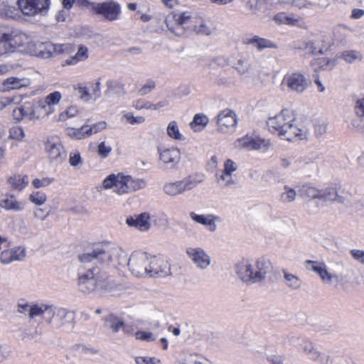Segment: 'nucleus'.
Wrapping results in <instances>:
<instances>
[{"label":"nucleus","instance_id":"f257e3e1","mask_svg":"<svg viewBox=\"0 0 364 364\" xmlns=\"http://www.w3.org/2000/svg\"><path fill=\"white\" fill-rule=\"evenodd\" d=\"M80 262L86 264L94 260L104 265L111 262L122 264L126 262V254L123 250L112 242H102L94 245L84 253L78 255Z\"/></svg>","mask_w":364,"mask_h":364},{"label":"nucleus","instance_id":"f03ea898","mask_svg":"<svg viewBox=\"0 0 364 364\" xmlns=\"http://www.w3.org/2000/svg\"><path fill=\"white\" fill-rule=\"evenodd\" d=\"M269 130L287 141L300 140L306 137V132L299 128L291 111L283 109L267 122Z\"/></svg>","mask_w":364,"mask_h":364},{"label":"nucleus","instance_id":"7ed1b4c3","mask_svg":"<svg viewBox=\"0 0 364 364\" xmlns=\"http://www.w3.org/2000/svg\"><path fill=\"white\" fill-rule=\"evenodd\" d=\"M114 286L115 283L110 279L107 272L100 267L88 268L78 277V289L83 294L104 293L112 290Z\"/></svg>","mask_w":364,"mask_h":364},{"label":"nucleus","instance_id":"20e7f679","mask_svg":"<svg viewBox=\"0 0 364 364\" xmlns=\"http://www.w3.org/2000/svg\"><path fill=\"white\" fill-rule=\"evenodd\" d=\"M235 272L243 282L248 284H257L264 281L272 272V265L264 257H259L255 261L242 259L236 264Z\"/></svg>","mask_w":364,"mask_h":364},{"label":"nucleus","instance_id":"39448f33","mask_svg":"<svg viewBox=\"0 0 364 364\" xmlns=\"http://www.w3.org/2000/svg\"><path fill=\"white\" fill-rule=\"evenodd\" d=\"M146 186L145 180L134 179L130 176H124L122 173L110 174L102 181L105 189L113 188L114 192L119 195L144 188Z\"/></svg>","mask_w":364,"mask_h":364},{"label":"nucleus","instance_id":"423d86ee","mask_svg":"<svg viewBox=\"0 0 364 364\" xmlns=\"http://www.w3.org/2000/svg\"><path fill=\"white\" fill-rule=\"evenodd\" d=\"M149 259L146 252H134L127 262L129 271L136 277H146Z\"/></svg>","mask_w":364,"mask_h":364},{"label":"nucleus","instance_id":"0eeeda50","mask_svg":"<svg viewBox=\"0 0 364 364\" xmlns=\"http://www.w3.org/2000/svg\"><path fill=\"white\" fill-rule=\"evenodd\" d=\"M92 9L109 21L117 20L121 13L119 4L114 1L92 4Z\"/></svg>","mask_w":364,"mask_h":364},{"label":"nucleus","instance_id":"6e6552de","mask_svg":"<svg viewBox=\"0 0 364 364\" xmlns=\"http://www.w3.org/2000/svg\"><path fill=\"white\" fill-rule=\"evenodd\" d=\"M17 4L23 14L34 16L47 11L50 0H18Z\"/></svg>","mask_w":364,"mask_h":364},{"label":"nucleus","instance_id":"1a4fd4ad","mask_svg":"<svg viewBox=\"0 0 364 364\" xmlns=\"http://www.w3.org/2000/svg\"><path fill=\"white\" fill-rule=\"evenodd\" d=\"M159 161L168 169H176L181 161V151L178 149L171 147L168 149L158 148Z\"/></svg>","mask_w":364,"mask_h":364},{"label":"nucleus","instance_id":"9d476101","mask_svg":"<svg viewBox=\"0 0 364 364\" xmlns=\"http://www.w3.org/2000/svg\"><path fill=\"white\" fill-rule=\"evenodd\" d=\"M186 252L198 269H205L210 264V257L201 247H188Z\"/></svg>","mask_w":364,"mask_h":364},{"label":"nucleus","instance_id":"9b49d317","mask_svg":"<svg viewBox=\"0 0 364 364\" xmlns=\"http://www.w3.org/2000/svg\"><path fill=\"white\" fill-rule=\"evenodd\" d=\"M169 274L170 265L167 261L156 257H150L147 272L148 277H165Z\"/></svg>","mask_w":364,"mask_h":364},{"label":"nucleus","instance_id":"f8f14e48","mask_svg":"<svg viewBox=\"0 0 364 364\" xmlns=\"http://www.w3.org/2000/svg\"><path fill=\"white\" fill-rule=\"evenodd\" d=\"M291 91L301 93L307 87L308 82L306 77L299 73L287 74L282 81Z\"/></svg>","mask_w":364,"mask_h":364},{"label":"nucleus","instance_id":"ddd939ff","mask_svg":"<svg viewBox=\"0 0 364 364\" xmlns=\"http://www.w3.org/2000/svg\"><path fill=\"white\" fill-rule=\"evenodd\" d=\"M75 314L74 312L70 311L64 308H58L55 319H53V327L60 328L66 327L72 328L74 326Z\"/></svg>","mask_w":364,"mask_h":364},{"label":"nucleus","instance_id":"4468645a","mask_svg":"<svg viewBox=\"0 0 364 364\" xmlns=\"http://www.w3.org/2000/svg\"><path fill=\"white\" fill-rule=\"evenodd\" d=\"M237 123L236 114L230 109L223 110L217 117L218 129L223 132H226L229 129L235 127Z\"/></svg>","mask_w":364,"mask_h":364},{"label":"nucleus","instance_id":"2eb2a0df","mask_svg":"<svg viewBox=\"0 0 364 364\" xmlns=\"http://www.w3.org/2000/svg\"><path fill=\"white\" fill-rule=\"evenodd\" d=\"M39 55L43 58H49L53 55L66 52L70 48L69 44H53L51 42L43 43L40 46Z\"/></svg>","mask_w":364,"mask_h":364},{"label":"nucleus","instance_id":"dca6fc26","mask_svg":"<svg viewBox=\"0 0 364 364\" xmlns=\"http://www.w3.org/2000/svg\"><path fill=\"white\" fill-rule=\"evenodd\" d=\"M104 327L112 333H117L120 330L127 332V326L123 319L113 314H110L104 318Z\"/></svg>","mask_w":364,"mask_h":364},{"label":"nucleus","instance_id":"f3484780","mask_svg":"<svg viewBox=\"0 0 364 364\" xmlns=\"http://www.w3.org/2000/svg\"><path fill=\"white\" fill-rule=\"evenodd\" d=\"M149 219V213H142L138 215L128 217L126 223L129 226L134 227L141 231H146L151 227Z\"/></svg>","mask_w":364,"mask_h":364},{"label":"nucleus","instance_id":"a211bd4d","mask_svg":"<svg viewBox=\"0 0 364 364\" xmlns=\"http://www.w3.org/2000/svg\"><path fill=\"white\" fill-rule=\"evenodd\" d=\"M4 37L7 53H12L16 48L23 45L25 36L18 31H13L11 33H4Z\"/></svg>","mask_w":364,"mask_h":364},{"label":"nucleus","instance_id":"6ab92c4d","mask_svg":"<svg viewBox=\"0 0 364 364\" xmlns=\"http://www.w3.org/2000/svg\"><path fill=\"white\" fill-rule=\"evenodd\" d=\"M190 218L196 223L202 224L208 227V230L211 232H214L217 229L215 220H219V217L213 215H198L194 212H191Z\"/></svg>","mask_w":364,"mask_h":364},{"label":"nucleus","instance_id":"aec40b11","mask_svg":"<svg viewBox=\"0 0 364 364\" xmlns=\"http://www.w3.org/2000/svg\"><path fill=\"white\" fill-rule=\"evenodd\" d=\"M205 176L202 173H195L187 176L182 180H180L183 191H189L197 187L200 183H203Z\"/></svg>","mask_w":364,"mask_h":364},{"label":"nucleus","instance_id":"412c9836","mask_svg":"<svg viewBox=\"0 0 364 364\" xmlns=\"http://www.w3.org/2000/svg\"><path fill=\"white\" fill-rule=\"evenodd\" d=\"M46 151L51 160H56L65 156V151L58 139H49L46 142Z\"/></svg>","mask_w":364,"mask_h":364},{"label":"nucleus","instance_id":"4be33fe9","mask_svg":"<svg viewBox=\"0 0 364 364\" xmlns=\"http://www.w3.org/2000/svg\"><path fill=\"white\" fill-rule=\"evenodd\" d=\"M173 18L176 23V28H173V33L176 36H181L183 34V29L188 27L191 17L188 12H183L174 14Z\"/></svg>","mask_w":364,"mask_h":364},{"label":"nucleus","instance_id":"5701e85b","mask_svg":"<svg viewBox=\"0 0 364 364\" xmlns=\"http://www.w3.org/2000/svg\"><path fill=\"white\" fill-rule=\"evenodd\" d=\"M0 207L6 210L20 211L23 209V206L18 202L14 196L6 195L0 200Z\"/></svg>","mask_w":364,"mask_h":364},{"label":"nucleus","instance_id":"b1692460","mask_svg":"<svg viewBox=\"0 0 364 364\" xmlns=\"http://www.w3.org/2000/svg\"><path fill=\"white\" fill-rule=\"evenodd\" d=\"M337 64L336 59H328L326 58H318L311 60V65L315 67V70H331Z\"/></svg>","mask_w":364,"mask_h":364},{"label":"nucleus","instance_id":"393cba45","mask_svg":"<svg viewBox=\"0 0 364 364\" xmlns=\"http://www.w3.org/2000/svg\"><path fill=\"white\" fill-rule=\"evenodd\" d=\"M240 146L244 149L251 150H259L265 146L264 140L252 137H244L239 140Z\"/></svg>","mask_w":364,"mask_h":364},{"label":"nucleus","instance_id":"a878e982","mask_svg":"<svg viewBox=\"0 0 364 364\" xmlns=\"http://www.w3.org/2000/svg\"><path fill=\"white\" fill-rule=\"evenodd\" d=\"M163 191L166 195L171 197H175L184 193L180 181L165 183L163 186Z\"/></svg>","mask_w":364,"mask_h":364},{"label":"nucleus","instance_id":"bb28decb","mask_svg":"<svg viewBox=\"0 0 364 364\" xmlns=\"http://www.w3.org/2000/svg\"><path fill=\"white\" fill-rule=\"evenodd\" d=\"M320 191L319 199L324 200L326 201H337L340 203H344V198L338 196L335 188H326L325 189H321Z\"/></svg>","mask_w":364,"mask_h":364},{"label":"nucleus","instance_id":"cd10ccee","mask_svg":"<svg viewBox=\"0 0 364 364\" xmlns=\"http://www.w3.org/2000/svg\"><path fill=\"white\" fill-rule=\"evenodd\" d=\"M246 44L254 45L259 50H262L264 48H276L277 46L269 40L260 38L257 36L252 38L247 39L245 41Z\"/></svg>","mask_w":364,"mask_h":364},{"label":"nucleus","instance_id":"c85d7f7f","mask_svg":"<svg viewBox=\"0 0 364 364\" xmlns=\"http://www.w3.org/2000/svg\"><path fill=\"white\" fill-rule=\"evenodd\" d=\"M320 189L310 184H304L299 190V196L304 198L313 200L320 197Z\"/></svg>","mask_w":364,"mask_h":364},{"label":"nucleus","instance_id":"c756f323","mask_svg":"<svg viewBox=\"0 0 364 364\" xmlns=\"http://www.w3.org/2000/svg\"><path fill=\"white\" fill-rule=\"evenodd\" d=\"M28 80L25 78H18L11 77L7 78L3 83L4 90L9 91L14 89H19L21 87L27 86Z\"/></svg>","mask_w":364,"mask_h":364},{"label":"nucleus","instance_id":"7c9ffc66","mask_svg":"<svg viewBox=\"0 0 364 364\" xmlns=\"http://www.w3.org/2000/svg\"><path fill=\"white\" fill-rule=\"evenodd\" d=\"M9 183L13 189L21 191L28 184L29 181L26 175H14L9 178Z\"/></svg>","mask_w":364,"mask_h":364},{"label":"nucleus","instance_id":"2f4dec72","mask_svg":"<svg viewBox=\"0 0 364 364\" xmlns=\"http://www.w3.org/2000/svg\"><path fill=\"white\" fill-rule=\"evenodd\" d=\"M296 195V191L294 188L286 185L280 194L279 200L284 204L290 203L295 200Z\"/></svg>","mask_w":364,"mask_h":364},{"label":"nucleus","instance_id":"473e14b6","mask_svg":"<svg viewBox=\"0 0 364 364\" xmlns=\"http://www.w3.org/2000/svg\"><path fill=\"white\" fill-rule=\"evenodd\" d=\"M208 121V118L205 114H196L190 123V126L194 132H198L206 127Z\"/></svg>","mask_w":364,"mask_h":364},{"label":"nucleus","instance_id":"72a5a7b5","mask_svg":"<svg viewBox=\"0 0 364 364\" xmlns=\"http://www.w3.org/2000/svg\"><path fill=\"white\" fill-rule=\"evenodd\" d=\"M284 278L287 286L291 289H299L301 287V279L293 274L284 271Z\"/></svg>","mask_w":364,"mask_h":364},{"label":"nucleus","instance_id":"f704fd0d","mask_svg":"<svg viewBox=\"0 0 364 364\" xmlns=\"http://www.w3.org/2000/svg\"><path fill=\"white\" fill-rule=\"evenodd\" d=\"M340 58L348 63H353L361 61L363 55L359 51L346 50L341 54Z\"/></svg>","mask_w":364,"mask_h":364},{"label":"nucleus","instance_id":"c9c22d12","mask_svg":"<svg viewBox=\"0 0 364 364\" xmlns=\"http://www.w3.org/2000/svg\"><path fill=\"white\" fill-rule=\"evenodd\" d=\"M107 127L105 122H99L92 125L84 124L86 138L104 130Z\"/></svg>","mask_w":364,"mask_h":364},{"label":"nucleus","instance_id":"e433bc0d","mask_svg":"<svg viewBox=\"0 0 364 364\" xmlns=\"http://www.w3.org/2000/svg\"><path fill=\"white\" fill-rule=\"evenodd\" d=\"M166 132L168 136L173 139L179 141L184 140V137L180 133L178 124L176 121H171L169 122Z\"/></svg>","mask_w":364,"mask_h":364},{"label":"nucleus","instance_id":"4c0bfd02","mask_svg":"<svg viewBox=\"0 0 364 364\" xmlns=\"http://www.w3.org/2000/svg\"><path fill=\"white\" fill-rule=\"evenodd\" d=\"M47 306L48 304L42 303L31 305L28 317L30 318H33L37 316H41L42 318Z\"/></svg>","mask_w":364,"mask_h":364},{"label":"nucleus","instance_id":"58836bf2","mask_svg":"<svg viewBox=\"0 0 364 364\" xmlns=\"http://www.w3.org/2000/svg\"><path fill=\"white\" fill-rule=\"evenodd\" d=\"M263 0H249L246 4L247 9L252 14H257L265 6Z\"/></svg>","mask_w":364,"mask_h":364},{"label":"nucleus","instance_id":"ea45409f","mask_svg":"<svg viewBox=\"0 0 364 364\" xmlns=\"http://www.w3.org/2000/svg\"><path fill=\"white\" fill-rule=\"evenodd\" d=\"M85 127L84 125H82L79 129H75L73 127H68L65 129L66 135H68L69 137L73 139H83L86 138V135L85 134Z\"/></svg>","mask_w":364,"mask_h":364},{"label":"nucleus","instance_id":"a19ab883","mask_svg":"<svg viewBox=\"0 0 364 364\" xmlns=\"http://www.w3.org/2000/svg\"><path fill=\"white\" fill-rule=\"evenodd\" d=\"M58 307L48 304L42 317L43 320L46 323L53 326V319H55L56 309H58Z\"/></svg>","mask_w":364,"mask_h":364},{"label":"nucleus","instance_id":"79ce46f5","mask_svg":"<svg viewBox=\"0 0 364 364\" xmlns=\"http://www.w3.org/2000/svg\"><path fill=\"white\" fill-rule=\"evenodd\" d=\"M308 355L311 360L322 364H327V360L329 358V356H326L320 352L316 348H314Z\"/></svg>","mask_w":364,"mask_h":364},{"label":"nucleus","instance_id":"37998d69","mask_svg":"<svg viewBox=\"0 0 364 364\" xmlns=\"http://www.w3.org/2000/svg\"><path fill=\"white\" fill-rule=\"evenodd\" d=\"M106 86L107 90L105 91V94L109 92L119 93L124 90V85L114 80H109L106 83Z\"/></svg>","mask_w":364,"mask_h":364},{"label":"nucleus","instance_id":"c03bdc74","mask_svg":"<svg viewBox=\"0 0 364 364\" xmlns=\"http://www.w3.org/2000/svg\"><path fill=\"white\" fill-rule=\"evenodd\" d=\"M87 58V48L84 46H80L78 48L77 53L73 56L70 60H67L68 64H74L78 61H82Z\"/></svg>","mask_w":364,"mask_h":364},{"label":"nucleus","instance_id":"a18cd8bd","mask_svg":"<svg viewBox=\"0 0 364 364\" xmlns=\"http://www.w3.org/2000/svg\"><path fill=\"white\" fill-rule=\"evenodd\" d=\"M21 113L23 117H28L29 119H33L35 113L33 105L31 103H26L23 105L17 107L16 113Z\"/></svg>","mask_w":364,"mask_h":364},{"label":"nucleus","instance_id":"49530a36","mask_svg":"<svg viewBox=\"0 0 364 364\" xmlns=\"http://www.w3.org/2000/svg\"><path fill=\"white\" fill-rule=\"evenodd\" d=\"M61 97V94L57 91L49 94L46 97L44 101L45 105H42V107H45L46 105H48L50 109V106L57 105L60 102Z\"/></svg>","mask_w":364,"mask_h":364},{"label":"nucleus","instance_id":"de8ad7c7","mask_svg":"<svg viewBox=\"0 0 364 364\" xmlns=\"http://www.w3.org/2000/svg\"><path fill=\"white\" fill-rule=\"evenodd\" d=\"M325 266H326V264L323 262L313 261V260L306 261V268L309 270H311V271L316 272L318 275L323 270V268L325 267Z\"/></svg>","mask_w":364,"mask_h":364},{"label":"nucleus","instance_id":"09e8293b","mask_svg":"<svg viewBox=\"0 0 364 364\" xmlns=\"http://www.w3.org/2000/svg\"><path fill=\"white\" fill-rule=\"evenodd\" d=\"M29 199L33 203L37 205H42L46 201L47 196L45 193L36 191L30 195Z\"/></svg>","mask_w":364,"mask_h":364},{"label":"nucleus","instance_id":"8fccbe9b","mask_svg":"<svg viewBox=\"0 0 364 364\" xmlns=\"http://www.w3.org/2000/svg\"><path fill=\"white\" fill-rule=\"evenodd\" d=\"M297 348L299 350L308 355L311 352V350L315 348V346L311 341L308 340L299 339Z\"/></svg>","mask_w":364,"mask_h":364},{"label":"nucleus","instance_id":"3c124183","mask_svg":"<svg viewBox=\"0 0 364 364\" xmlns=\"http://www.w3.org/2000/svg\"><path fill=\"white\" fill-rule=\"evenodd\" d=\"M319 277L324 283L328 284L332 283L334 280L336 282H338L339 280L337 275L332 274L328 272L326 266H325V267L323 268V270L319 274Z\"/></svg>","mask_w":364,"mask_h":364},{"label":"nucleus","instance_id":"603ef678","mask_svg":"<svg viewBox=\"0 0 364 364\" xmlns=\"http://www.w3.org/2000/svg\"><path fill=\"white\" fill-rule=\"evenodd\" d=\"M234 68L240 75H242L249 72L250 65L247 63L245 59H240Z\"/></svg>","mask_w":364,"mask_h":364},{"label":"nucleus","instance_id":"864d4df0","mask_svg":"<svg viewBox=\"0 0 364 364\" xmlns=\"http://www.w3.org/2000/svg\"><path fill=\"white\" fill-rule=\"evenodd\" d=\"M232 173L223 171L221 175L219 176V182H222V186L228 187L235 183V181L232 178Z\"/></svg>","mask_w":364,"mask_h":364},{"label":"nucleus","instance_id":"5fc2aeb1","mask_svg":"<svg viewBox=\"0 0 364 364\" xmlns=\"http://www.w3.org/2000/svg\"><path fill=\"white\" fill-rule=\"evenodd\" d=\"M10 138L16 140H21L25 136L23 129L20 127H14L10 129Z\"/></svg>","mask_w":364,"mask_h":364},{"label":"nucleus","instance_id":"6e6d98bb","mask_svg":"<svg viewBox=\"0 0 364 364\" xmlns=\"http://www.w3.org/2000/svg\"><path fill=\"white\" fill-rule=\"evenodd\" d=\"M169 104V101L168 100H163L156 104H152L150 102H146L144 106H141V108H146L147 109H153L156 110L161 107H166Z\"/></svg>","mask_w":364,"mask_h":364},{"label":"nucleus","instance_id":"4d7b16f0","mask_svg":"<svg viewBox=\"0 0 364 364\" xmlns=\"http://www.w3.org/2000/svg\"><path fill=\"white\" fill-rule=\"evenodd\" d=\"M11 252L13 261L22 260L25 256V249L21 247L9 250Z\"/></svg>","mask_w":364,"mask_h":364},{"label":"nucleus","instance_id":"13d9d810","mask_svg":"<svg viewBox=\"0 0 364 364\" xmlns=\"http://www.w3.org/2000/svg\"><path fill=\"white\" fill-rule=\"evenodd\" d=\"M38 334V331L36 328L33 331L25 330L23 332H20L18 333V338L22 341H28L34 339Z\"/></svg>","mask_w":364,"mask_h":364},{"label":"nucleus","instance_id":"bf43d9fd","mask_svg":"<svg viewBox=\"0 0 364 364\" xmlns=\"http://www.w3.org/2000/svg\"><path fill=\"white\" fill-rule=\"evenodd\" d=\"M112 151V148L106 145L105 141L101 142L97 147V153L102 158H107Z\"/></svg>","mask_w":364,"mask_h":364},{"label":"nucleus","instance_id":"052dcab7","mask_svg":"<svg viewBox=\"0 0 364 364\" xmlns=\"http://www.w3.org/2000/svg\"><path fill=\"white\" fill-rule=\"evenodd\" d=\"M52 181L53 179L48 177L43 178L42 179L35 178L33 180L32 184L36 188H40L48 186Z\"/></svg>","mask_w":364,"mask_h":364},{"label":"nucleus","instance_id":"680f3d73","mask_svg":"<svg viewBox=\"0 0 364 364\" xmlns=\"http://www.w3.org/2000/svg\"><path fill=\"white\" fill-rule=\"evenodd\" d=\"M75 90L76 91V95L79 96V97L85 101H88L90 99V95L85 87L77 86L75 87Z\"/></svg>","mask_w":364,"mask_h":364},{"label":"nucleus","instance_id":"e2e57ef3","mask_svg":"<svg viewBox=\"0 0 364 364\" xmlns=\"http://www.w3.org/2000/svg\"><path fill=\"white\" fill-rule=\"evenodd\" d=\"M69 163L70 166L77 167L82 164V161L80 156V154L77 151L70 153L69 158Z\"/></svg>","mask_w":364,"mask_h":364},{"label":"nucleus","instance_id":"0e129e2a","mask_svg":"<svg viewBox=\"0 0 364 364\" xmlns=\"http://www.w3.org/2000/svg\"><path fill=\"white\" fill-rule=\"evenodd\" d=\"M193 29L197 33L201 35H210L211 33V29L203 21L199 25L194 26Z\"/></svg>","mask_w":364,"mask_h":364},{"label":"nucleus","instance_id":"69168bd1","mask_svg":"<svg viewBox=\"0 0 364 364\" xmlns=\"http://www.w3.org/2000/svg\"><path fill=\"white\" fill-rule=\"evenodd\" d=\"M355 112L358 117H364V96L356 101Z\"/></svg>","mask_w":364,"mask_h":364},{"label":"nucleus","instance_id":"338daca9","mask_svg":"<svg viewBox=\"0 0 364 364\" xmlns=\"http://www.w3.org/2000/svg\"><path fill=\"white\" fill-rule=\"evenodd\" d=\"M135 361L137 364H159L160 361L155 358L136 357Z\"/></svg>","mask_w":364,"mask_h":364},{"label":"nucleus","instance_id":"774afa93","mask_svg":"<svg viewBox=\"0 0 364 364\" xmlns=\"http://www.w3.org/2000/svg\"><path fill=\"white\" fill-rule=\"evenodd\" d=\"M354 259L364 265V251L361 250H351L350 252Z\"/></svg>","mask_w":364,"mask_h":364}]
</instances>
